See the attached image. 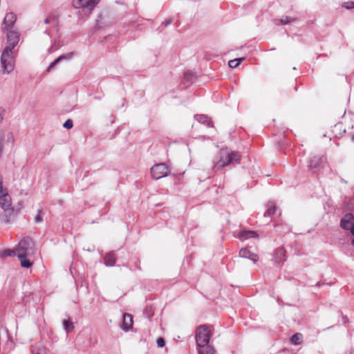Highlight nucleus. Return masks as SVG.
Listing matches in <instances>:
<instances>
[{"label": "nucleus", "instance_id": "nucleus-20", "mask_svg": "<svg viewBox=\"0 0 354 354\" xmlns=\"http://www.w3.org/2000/svg\"><path fill=\"white\" fill-rule=\"evenodd\" d=\"M2 257L17 256L16 248L13 249H6L1 252Z\"/></svg>", "mask_w": 354, "mask_h": 354}, {"label": "nucleus", "instance_id": "nucleus-25", "mask_svg": "<svg viewBox=\"0 0 354 354\" xmlns=\"http://www.w3.org/2000/svg\"><path fill=\"white\" fill-rule=\"evenodd\" d=\"M342 7L345 8L347 10H351L354 8V1H346L342 3Z\"/></svg>", "mask_w": 354, "mask_h": 354}, {"label": "nucleus", "instance_id": "nucleus-21", "mask_svg": "<svg viewBox=\"0 0 354 354\" xmlns=\"http://www.w3.org/2000/svg\"><path fill=\"white\" fill-rule=\"evenodd\" d=\"M291 342L295 345H299L303 340V335L301 333H296L291 337Z\"/></svg>", "mask_w": 354, "mask_h": 354}, {"label": "nucleus", "instance_id": "nucleus-4", "mask_svg": "<svg viewBox=\"0 0 354 354\" xmlns=\"http://www.w3.org/2000/svg\"><path fill=\"white\" fill-rule=\"evenodd\" d=\"M17 54L16 49L5 47L1 56V64L3 68V73L9 74L15 68V57Z\"/></svg>", "mask_w": 354, "mask_h": 354}, {"label": "nucleus", "instance_id": "nucleus-8", "mask_svg": "<svg viewBox=\"0 0 354 354\" xmlns=\"http://www.w3.org/2000/svg\"><path fill=\"white\" fill-rule=\"evenodd\" d=\"M7 34V43L6 47H10V48L15 49V46L17 45L19 41V34L14 30H8Z\"/></svg>", "mask_w": 354, "mask_h": 354}, {"label": "nucleus", "instance_id": "nucleus-24", "mask_svg": "<svg viewBox=\"0 0 354 354\" xmlns=\"http://www.w3.org/2000/svg\"><path fill=\"white\" fill-rule=\"evenodd\" d=\"M44 23L46 24H50L53 27L55 28V30H57V20L55 17H46L44 20Z\"/></svg>", "mask_w": 354, "mask_h": 354}, {"label": "nucleus", "instance_id": "nucleus-7", "mask_svg": "<svg viewBox=\"0 0 354 354\" xmlns=\"http://www.w3.org/2000/svg\"><path fill=\"white\" fill-rule=\"evenodd\" d=\"M340 226L342 229L350 230L354 229V216L352 214H346L341 220Z\"/></svg>", "mask_w": 354, "mask_h": 354}, {"label": "nucleus", "instance_id": "nucleus-15", "mask_svg": "<svg viewBox=\"0 0 354 354\" xmlns=\"http://www.w3.org/2000/svg\"><path fill=\"white\" fill-rule=\"evenodd\" d=\"M295 19L293 17L283 16L281 19H274V24L277 26L279 25H286L292 21H295Z\"/></svg>", "mask_w": 354, "mask_h": 354}, {"label": "nucleus", "instance_id": "nucleus-6", "mask_svg": "<svg viewBox=\"0 0 354 354\" xmlns=\"http://www.w3.org/2000/svg\"><path fill=\"white\" fill-rule=\"evenodd\" d=\"M168 173L169 168L165 163L156 164L151 169V176L155 180L167 176Z\"/></svg>", "mask_w": 354, "mask_h": 354}, {"label": "nucleus", "instance_id": "nucleus-17", "mask_svg": "<svg viewBox=\"0 0 354 354\" xmlns=\"http://www.w3.org/2000/svg\"><path fill=\"white\" fill-rule=\"evenodd\" d=\"M115 263V257L114 253L109 252L104 257V263L106 266H113Z\"/></svg>", "mask_w": 354, "mask_h": 354}, {"label": "nucleus", "instance_id": "nucleus-18", "mask_svg": "<svg viewBox=\"0 0 354 354\" xmlns=\"http://www.w3.org/2000/svg\"><path fill=\"white\" fill-rule=\"evenodd\" d=\"M276 212V206L273 202H269L267 204V209L266 213L264 214L265 216H272Z\"/></svg>", "mask_w": 354, "mask_h": 354}, {"label": "nucleus", "instance_id": "nucleus-5", "mask_svg": "<svg viewBox=\"0 0 354 354\" xmlns=\"http://www.w3.org/2000/svg\"><path fill=\"white\" fill-rule=\"evenodd\" d=\"M100 0H73L76 9H82L86 16L89 15Z\"/></svg>", "mask_w": 354, "mask_h": 354}, {"label": "nucleus", "instance_id": "nucleus-28", "mask_svg": "<svg viewBox=\"0 0 354 354\" xmlns=\"http://www.w3.org/2000/svg\"><path fill=\"white\" fill-rule=\"evenodd\" d=\"M158 347H163L165 346V339L162 337H159L156 341Z\"/></svg>", "mask_w": 354, "mask_h": 354}, {"label": "nucleus", "instance_id": "nucleus-27", "mask_svg": "<svg viewBox=\"0 0 354 354\" xmlns=\"http://www.w3.org/2000/svg\"><path fill=\"white\" fill-rule=\"evenodd\" d=\"M64 127L69 129L73 127V121L71 120H67L63 124Z\"/></svg>", "mask_w": 354, "mask_h": 354}, {"label": "nucleus", "instance_id": "nucleus-13", "mask_svg": "<svg viewBox=\"0 0 354 354\" xmlns=\"http://www.w3.org/2000/svg\"><path fill=\"white\" fill-rule=\"evenodd\" d=\"M133 326V317L128 313L123 315L122 329L125 331L129 330Z\"/></svg>", "mask_w": 354, "mask_h": 354}, {"label": "nucleus", "instance_id": "nucleus-19", "mask_svg": "<svg viewBox=\"0 0 354 354\" xmlns=\"http://www.w3.org/2000/svg\"><path fill=\"white\" fill-rule=\"evenodd\" d=\"M321 162V158H315V160H312L308 166L310 169L313 170L314 172L317 171V169L319 168Z\"/></svg>", "mask_w": 354, "mask_h": 354}, {"label": "nucleus", "instance_id": "nucleus-14", "mask_svg": "<svg viewBox=\"0 0 354 354\" xmlns=\"http://www.w3.org/2000/svg\"><path fill=\"white\" fill-rule=\"evenodd\" d=\"M239 237L242 240H245L250 238H257L258 234L254 231L243 230L240 232Z\"/></svg>", "mask_w": 354, "mask_h": 354}, {"label": "nucleus", "instance_id": "nucleus-30", "mask_svg": "<svg viewBox=\"0 0 354 354\" xmlns=\"http://www.w3.org/2000/svg\"><path fill=\"white\" fill-rule=\"evenodd\" d=\"M45 32H46V34H48V35L51 36V32H50V30H45Z\"/></svg>", "mask_w": 354, "mask_h": 354}, {"label": "nucleus", "instance_id": "nucleus-23", "mask_svg": "<svg viewBox=\"0 0 354 354\" xmlns=\"http://www.w3.org/2000/svg\"><path fill=\"white\" fill-rule=\"evenodd\" d=\"M245 59L244 57L237 58L234 59L230 60L228 62V65L230 68H234L237 67L242 61Z\"/></svg>", "mask_w": 354, "mask_h": 354}, {"label": "nucleus", "instance_id": "nucleus-1", "mask_svg": "<svg viewBox=\"0 0 354 354\" xmlns=\"http://www.w3.org/2000/svg\"><path fill=\"white\" fill-rule=\"evenodd\" d=\"M17 257L22 268H29L32 266L30 257L34 254L32 241L29 238H24L17 245Z\"/></svg>", "mask_w": 354, "mask_h": 354}, {"label": "nucleus", "instance_id": "nucleus-16", "mask_svg": "<svg viewBox=\"0 0 354 354\" xmlns=\"http://www.w3.org/2000/svg\"><path fill=\"white\" fill-rule=\"evenodd\" d=\"M195 118L197 121L202 124H206L208 127H212V122L205 115H196Z\"/></svg>", "mask_w": 354, "mask_h": 354}, {"label": "nucleus", "instance_id": "nucleus-2", "mask_svg": "<svg viewBox=\"0 0 354 354\" xmlns=\"http://www.w3.org/2000/svg\"><path fill=\"white\" fill-rule=\"evenodd\" d=\"M210 337V330L207 326H201L197 328L196 342L198 354H214V349L209 344Z\"/></svg>", "mask_w": 354, "mask_h": 354}, {"label": "nucleus", "instance_id": "nucleus-3", "mask_svg": "<svg viewBox=\"0 0 354 354\" xmlns=\"http://www.w3.org/2000/svg\"><path fill=\"white\" fill-rule=\"evenodd\" d=\"M240 160V156L238 153L230 151L225 148L221 149L218 158L214 161V167L221 169L230 164L238 163Z\"/></svg>", "mask_w": 354, "mask_h": 354}, {"label": "nucleus", "instance_id": "nucleus-31", "mask_svg": "<svg viewBox=\"0 0 354 354\" xmlns=\"http://www.w3.org/2000/svg\"><path fill=\"white\" fill-rule=\"evenodd\" d=\"M351 244L354 246V238L351 241Z\"/></svg>", "mask_w": 354, "mask_h": 354}, {"label": "nucleus", "instance_id": "nucleus-10", "mask_svg": "<svg viewBox=\"0 0 354 354\" xmlns=\"http://www.w3.org/2000/svg\"><path fill=\"white\" fill-rule=\"evenodd\" d=\"M273 260L276 263H281L286 261V250L283 248H279L274 251Z\"/></svg>", "mask_w": 354, "mask_h": 354}, {"label": "nucleus", "instance_id": "nucleus-12", "mask_svg": "<svg viewBox=\"0 0 354 354\" xmlns=\"http://www.w3.org/2000/svg\"><path fill=\"white\" fill-rule=\"evenodd\" d=\"M73 55L74 53L73 52H71V53H66V54H64V55H60L59 57H58L55 60H54L50 65L48 67L46 71L47 72H50V71L55 66H56L59 62L63 61V60H66V59H71L73 57Z\"/></svg>", "mask_w": 354, "mask_h": 354}, {"label": "nucleus", "instance_id": "nucleus-32", "mask_svg": "<svg viewBox=\"0 0 354 354\" xmlns=\"http://www.w3.org/2000/svg\"><path fill=\"white\" fill-rule=\"evenodd\" d=\"M352 140H353V141H354V136H353Z\"/></svg>", "mask_w": 354, "mask_h": 354}, {"label": "nucleus", "instance_id": "nucleus-26", "mask_svg": "<svg viewBox=\"0 0 354 354\" xmlns=\"http://www.w3.org/2000/svg\"><path fill=\"white\" fill-rule=\"evenodd\" d=\"M42 220H43L42 210L39 209V210H38L37 214L35 217V221L38 223H41L42 221Z\"/></svg>", "mask_w": 354, "mask_h": 354}, {"label": "nucleus", "instance_id": "nucleus-11", "mask_svg": "<svg viewBox=\"0 0 354 354\" xmlns=\"http://www.w3.org/2000/svg\"><path fill=\"white\" fill-rule=\"evenodd\" d=\"M239 256L242 258L250 259L254 263H257L259 260L257 254L251 252L246 248H242L239 251Z\"/></svg>", "mask_w": 354, "mask_h": 354}, {"label": "nucleus", "instance_id": "nucleus-9", "mask_svg": "<svg viewBox=\"0 0 354 354\" xmlns=\"http://www.w3.org/2000/svg\"><path fill=\"white\" fill-rule=\"evenodd\" d=\"M16 19V15L13 12L8 13L3 19V28L7 30H11Z\"/></svg>", "mask_w": 354, "mask_h": 354}, {"label": "nucleus", "instance_id": "nucleus-22", "mask_svg": "<svg viewBox=\"0 0 354 354\" xmlns=\"http://www.w3.org/2000/svg\"><path fill=\"white\" fill-rule=\"evenodd\" d=\"M63 326L66 333H68L71 331H72L74 328L73 324L70 320L68 319H64L63 321Z\"/></svg>", "mask_w": 354, "mask_h": 354}, {"label": "nucleus", "instance_id": "nucleus-29", "mask_svg": "<svg viewBox=\"0 0 354 354\" xmlns=\"http://www.w3.org/2000/svg\"><path fill=\"white\" fill-rule=\"evenodd\" d=\"M3 109L0 108V122L2 121L3 118Z\"/></svg>", "mask_w": 354, "mask_h": 354}]
</instances>
